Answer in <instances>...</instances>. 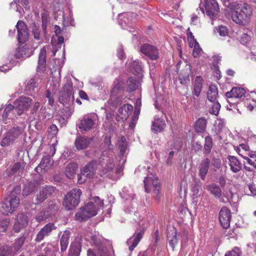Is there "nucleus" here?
Wrapping results in <instances>:
<instances>
[{"label":"nucleus","mask_w":256,"mask_h":256,"mask_svg":"<svg viewBox=\"0 0 256 256\" xmlns=\"http://www.w3.org/2000/svg\"><path fill=\"white\" fill-rule=\"evenodd\" d=\"M103 200H101L98 196H94L76 214L75 219L79 222L86 220L96 216L98 211L103 208Z\"/></svg>","instance_id":"obj_1"},{"label":"nucleus","mask_w":256,"mask_h":256,"mask_svg":"<svg viewBox=\"0 0 256 256\" xmlns=\"http://www.w3.org/2000/svg\"><path fill=\"white\" fill-rule=\"evenodd\" d=\"M252 13L250 6L248 3L234 4L232 8V20L240 25H244L250 18Z\"/></svg>","instance_id":"obj_2"},{"label":"nucleus","mask_w":256,"mask_h":256,"mask_svg":"<svg viewBox=\"0 0 256 256\" xmlns=\"http://www.w3.org/2000/svg\"><path fill=\"white\" fill-rule=\"evenodd\" d=\"M144 182L145 191L147 193H149L151 192L152 188L156 200L160 201V182L156 174L152 173L148 174V176L145 178Z\"/></svg>","instance_id":"obj_3"},{"label":"nucleus","mask_w":256,"mask_h":256,"mask_svg":"<svg viewBox=\"0 0 256 256\" xmlns=\"http://www.w3.org/2000/svg\"><path fill=\"white\" fill-rule=\"evenodd\" d=\"M82 194V192L80 189H72L66 195L63 202L64 206L68 210L76 208L80 202V196Z\"/></svg>","instance_id":"obj_4"},{"label":"nucleus","mask_w":256,"mask_h":256,"mask_svg":"<svg viewBox=\"0 0 256 256\" xmlns=\"http://www.w3.org/2000/svg\"><path fill=\"white\" fill-rule=\"evenodd\" d=\"M20 204V198L12 194L10 197L6 199L2 206V212L3 214L8 215L12 214Z\"/></svg>","instance_id":"obj_5"},{"label":"nucleus","mask_w":256,"mask_h":256,"mask_svg":"<svg viewBox=\"0 0 256 256\" xmlns=\"http://www.w3.org/2000/svg\"><path fill=\"white\" fill-rule=\"evenodd\" d=\"M88 256H115L113 248L111 246L106 247L101 244L94 249L88 250Z\"/></svg>","instance_id":"obj_6"},{"label":"nucleus","mask_w":256,"mask_h":256,"mask_svg":"<svg viewBox=\"0 0 256 256\" xmlns=\"http://www.w3.org/2000/svg\"><path fill=\"white\" fill-rule=\"evenodd\" d=\"M32 100L27 96H20L14 102L16 112L18 116L23 114L24 112L28 110L32 104Z\"/></svg>","instance_id":"obj_7"},{"label":"nucleus","mask_w":256,"mask_h":256,"mask_svg":"<svg viewBox=\"0 0 256 256\" xmlns=\"http://www.w3.org/2000/svg\"><path fill=\"white\" fill-rule=\"evenodd\" d=\"M18 31V40L20 43L24 44L29 38L28 29L26 23L19 20L16 25Z\"/></svg>","instance_id":"obj_8"},{"label":"nucleus","mask_w":256,"mask_h":256,"mask_svg":"<svg viewBox=\"0 0 256 256\" xmlns=\"http://www.w3.org/2000/svg\"><path fill=\"white\" fill-rule=\"evenodd\" d=\"M204 8L206 14L212 20L220 12V8L216 0H205Z\"/></svg>","instance_id":"obj_9"},{"label":"nucleus","mask_w":256,"mask_h":256,"mask_svg":"<svg viewBox=\"0 0 256 256\" xmlns=\"http://www.w3.org/2000/svg\"><path fill=\"white\" fill-rule=\"evenodd\" d=\"M73 86L72 82H66L63 86L60 92L58 100L60 103L64 104L68 102L70 100V96L72 94Z\"/></svg>","instance_id":"obj_10"},{"label":"nucleus","mask_w":256,"mask_h":256,"mask_svg":"<svg viewBox=\"0 0 256 256\" xmlns=\"http://www.w3.org/2000/svg\"><path fill=\"white\" fill-rule=\"evenodd\" d=\"M56 226L53 222H49L46 224L36 234L35 241L36 242H40L45 237L49 236L53 230H55Z\"/></svg>","instance_id":"obj_11"},{"label":"nucleus","mask_w":256,"mask_h":256,"mask_svg":"<svg viewBox=\"0 0 256 256\" xmlns=\"http://www.w3.org/2000/svg\"><path fill=\"white\" fill-rule=\"evenodd\" d=\"M231 218L230 210L226 206L222 207L219 212V220L224 228H229Z\"/></svg>","instance_id":"obj_12"},{"label":"nucleus","mask_w":256,"mask_h":256,"mask_svg":"<svg viewBox=\"0 0 256 256\" xmlns=\"http://www.w3.org/2000/svg\"><path fill=\"white\" fill-rule=\"evenodd\" d=\"M140 52L152 60H156L159 58L158 48L149 44H142L140 47Z\"/></svg>","instance_id":"obj_13"},{"label":"nucleus","mask_w":256,"mask_h":256,"mask_svg":"<svg viewBox=\"0 0 256 256\" xmlns=\"http://www.w3.org/2000/svg\"><path fill=\"white\" fill-rule=\"evenodd\" d=\"M54 187L47 186L43 187L40 191L39 194L36 196V202L40 204L44 201L46 198L50 196L54 192Z\"/></svg>","instance_id":"obj_14"},{"label":"nucleus","mask_w":256,"mask_h":256,"mask_svg":"<svg viewBox=\"0 0 256 256\" xmlns=\"http://www.w3.org/2000/svg\"><path fill=\"white\" fill-rule=\"evenodd\" d=\"M134 108L132 104H125L121 106L118 111L117 121L126 120L133 110Z\"/></svg>","instance_id":"obj_15"},{"label":"nucleus","mask_w":256,"mask_h":256,"mask_svg":"<svg viewBox=\"0 0 256 256\" xmlns=\"http://www.w3.org/2000/svg\"><path fill=\"white\" fill-rule=\"evenodd\" d=\"M46 50L45 46L43 47L40 50L38 55V64L36 70L39 72H44L46 68Z\"/></svg>","instance_id":"obj_16"},{"label":"nucleus","mask_w":256,"mask_h":256,"mask_svg":"<svg viewBox=\"0 0 256 256\" xmlns=\"http://www.w3.org/2000/svg\"><path fill=\"white\" fill-rule=\"evenodd\" d=\"M167 237L169 244L174 250L178 242V232L176 228L172 226L168 228Z\"/></svg>","instance_id":"obj_17"},{"label":"nucleus","mask_w":256,"mask_h":256,"mask_svg":"<svg viewBox=\"0 0 256 256\" xmlns=\"http://www.w3.org/2000/svg\"><path fill=\"white\" fill-rule=\"evenodd\" d=\"M246 91L244 88L240 87H234L230 91L227 92L225 96L227 98H240L244 97Z\"/></svg>","instance_id":"obj_18"},{"label":"nucleus","mask_w":256,"mask_h":256,"mask_svg":"<svg viewBox=\"0 0 256 256\" xmlns=\"http://www.w3.org/2000/svg\"><path fill=\"white\" fill-rule=\"evenodd\" d=\"M95 121L90 117L84 118L78 124V128L82 131H88L92 129Z\"/></svg>","instance_id":"obj_19"},{"label":"nucleus","mask_w":256,"mask_h":256,"mask_svg":"<svg viewBox=\"0 0 256 256\" xmlns=\"http://www.w3.org/2000/svg\"><path fill=\"white\" fill-rule=\"evenodd\" d=\"M166 126L164 120L160 118H154L152 122V130L156 133L162 132Z\"/></svg>","instance_id":"obj_20"},{"label":"nucleus","mask_w":256,"mask_h":256,"mask_svg":"<svg viewBox=\"0 0 256 256\" xmlns=\"http://www.w3.org/2000/svg\"><path fill=\"white\" fill-rule=\"evenodd\" d=\"M124 84L122 81L118 80L114 82V86L111 91L114 96H120L124 94Z\"/></svg>","instance_id":"obj_21"},{"label":"nucleus","mask_w":256,"mask_h":256,"mask_svg":"<svg viewBox=\"0 0 256 256\" xmlns=\"http://www.w3.org/2000/svg\"><path fill=\"white\" fill-rule=\"evenodd\" d=\"M70 232L68 230L64 232L60 238V246L61 252H66L69 243Z\"/></svg>","instance_id":"obj_22"},{"label":"nucleus","mask_w":256,"mask_h":256,"mask_svg":"<svg viewBox=\"0 0 256 256\" xmlns=\"http://www.w3.org/2000/svg\"><path fill=\"white\" fill-rule=\"evenodd\" d=\"M207 120L205 118H198L194 123V130L197 133L204 132L206 128Z\"/></svg>","instance_id":"obj_23"},{"label":"nucleus","mask_w":256,"mask_h":256,"mask_svg":"<svg viewBox=\"0 0 256 256\" xmlns=\"http://www.w3.org/2000/svg\"><path fill=\"white\" fill-rule=\"evenodd\" d=\"M143 232H140L136 234L134 238H130L127 241V244L129 246L128 249L132 251L136 246L142 238Z\"/></svg>","instance_id":"obj_24"},{"label":"nucleus","mask_w":256,"mask_h":256,"mask_svg":"<svg viewBox=\"0 0 256 256\" xmlns=\"http://www.w3.org/2000/svg\"><path fill=\"white\" fill-rule=\"evenodd\" d=\"M78 170V164L73 162L70 163L66 168L65 174L70 179L73 178Z\"/></svg>","instance_id":"obj_25"},{"label":"nucleus","mask_w":256,"mask_h":256,"mask_svg":"<svg viewBox=\"0 0 256 256\" xmlns=\"http://www.w3.org/2000/svg\"><path fill=\"white\" fill-rule=\"evenodd\" d=\"M31 54L29 48L26 45H24L18 47L16 56V58H26L30 57Z\"/></svg>","instance_id":"obj_26"},{"label":"nucleus","mask_w":256,"mask_h":256,"mask_svg":"<svg viewBox=\"0 0 256 256\" xmlns=\"http://www.w3.org/2000/svg\"><path fill=\"white\" fill-rule=\"evenodd\" d=\"M203 82L204 80L202 76H196L194 83L193 92L194 93V94L197 97H198L200 95L202 87Z\"/></svg>","instance_id":"obj_27"},{"label":"nucleus","mask_w":256,"mask_h":256,"mask_svg":"<svg viewBox=\"0 0 256 256\" xmlns=\"http://www.w3.org/2000/svg\"><path fill=\"white\" fill-rule=\"evenodd\" d=\"M89 144L90 142L88 139L82 136L78 137L74 142L76 148L78 150L86 148Z\"/></svg>","instance_id":"obj_28"},{"label":"nucleus","mask_w":256,"mask_h":256,"mask_svg":"<svg viewBox=\"0 0 256 256\" xmlns=\"http://www.w3.org/2000/svg\"><path fill=\"white\" fill-rule=\"evenodd\" d=\"M218 96V88L215 85L211 84L209 86L208 91L207 98L212 102H215Z\"/></svg>","instance_id":"obj_29"},{"label":"nucleus","mask_w":256,"mask_h":256,"mask_svg":"<svg viewBox=\"0 0 256 256\" xmlns=\"http://www.w3.org/2000/svg\"><path fill=\"white\" fill-rule=\"evenodd\" d=\"M126 91L130 92L135 90L138 86V82L134 77H130L126 81Z\"/></svg>","instance_id":"obj_30"},{"label":"nucleus","mask_w":256,"mask_h":256,"mask_svg":"<svg viewBox=\"0 0 256 256\" xmlns=\"http://www.w3.org/2000/svg\"><path fill=\"white\" fill-rule=\"evenodd\" d=\"M210 163L208 161L202 162L199 166V176L204 180L209 169Z\"/></svg>","instance_id":"obj_31"},{"label":"nucleus","mask_w":256,"mask_h":256,"mask_svg":"<svg viewBox=\"0 0 256 256\" xmlns=\"http://www.w3.org/2000/svg\"><path fill=\"white\" fill-rule=\"evenodd\" d=\"M80 252V248L78 244L72 243L69 249L68 256H79Z\"/></svg>","instance_id":"obj_32"},{"label":"nucleus","mask_w":256,"mask_h":256,"mask_svg":"<svg viewBox=\"0 0 256 256\" xmlns=\"http://www.w3.org/2000/svg\"><path fill=\"white\" fill-rule=\"evenodd\" d=\"M206 188L215 197L220 198L221 196L222 192L218 186L216 184H212L207 186Z\"/></svg>","instance_id":"obj_33"},{"label":"nucleus","mask_w":256,"mask_h":256,"mask_svg":"<svg viewBox=\"0 0 256 256\" xmlns=\"http://www.w3.org/2000/svg\"><path fill=\"white\" fill-rule=\"evenodd\" d=\"M127 142L126 138L122 136L118 141V148L120 149V154L121 156H124L127 150Z\"/></svg>","instance_id":"obj_34"},{"label":"nucleus","mask_w":256,"mask_h":256,"mask_svg":"<svg viewBox=\"0 0 256 256\" xmlns=\"http://www.w3.org/2000/svg\"><path fill=\"white\" fill-rule=\"evenodd\" d=\"M25 240L26 237L24 236H22L15 240L12 248L15 252L20 250L24 244Z\"/></svg>","instance_id":"obj_35"},{"label":"nucleus","mask_w":256,"mask_h":256,"mask_svg":"<svg viewBox=\"0 0 256 256\" xmlns=\"http://www.w3.org/2000/svg\"><path fill=\"white\" fill-rule=\"evenodd\" d=\"M21 134L20 128L19 127L14 128L10 130L6 134L14 142Z\"/></svg>","instance_id":"obj_36"},{"label":"nucleus","mask_w":256,"mask_h":256,"mask_svg":"<svg viewBox=\"0 0 256 256\" xmlns=\"http://www.w3.org/2000/svg\"><path fill=\"white\" fill-rule=\"evenodd\" d=\"M14 252L12 247L6 245L1 248L0 256H13Z\"/></svg>","instance_id":"obj_37"},{"label":"nucleus","mask_w":256,"mask_h":256,"mask_svg":"<svg viewBox=\"0 0 256 256\" xmlns=\"http://www.w3.org/2000/svg\"><path fill=\"white\" fill-rule=\"evenodd\" d=\"M54 19L58 22V24L65 23V15L62 10H58L54 12Z\"/></svg>","instance_id":"obj_38"},{"label":"nucleus","mask_w":256,"mask_h":256,"mask_svg":"<svg viewBox=\"0 0 256 256\" xmlns=\"http://www.w3.org/2000/svg\"><path fill=\"white\" fill-rule=\"evenodd\" d=\"M16 222L20 224H21V226H26L28 222L27 216L24 213L18 214Z\"/></svg>","instance_id":"obj_39"},{"label":"nucleus","mask_w":256,"mask_h":256,"mask_svg":"<svg viewBox=\"0 0 256 256\" xmlns=\"http://www.w3.org/2000/svg\"><path fill=\"white\" fill-rule=\"evenodd\" d=\"M54 161H40L38 166L36 168L35 170L38 172V169L40 168L44 171L47 170L53 164Z\"/></svg>","instance_id":"obj_40"},{"label":"nucleus","mask_w":256,"mask_h":256,"mask_svg":"<svg viewBox=\"0 0 256 256\" xmlns=\"http://www.w3.org/2000/svg\"><path fill=\"white\" fill-rule=\"evenodd\" d=\"M93 164L92 162H90L81 170V174L83 176L86 175L87 176L90 177L91 176V174L93 172Z\"/></svg>","instance_id":"obj_41"},{"label":"nucleus","mask_w":256,"mask_h":256,"mask_svg":"<svg viewBox=\"0 0 256 256\" xmlns=\"http://www.w3.org/2000/svg\"><path fill=\"white\" fill-rule=\"evenodd\" d=\"M212 138L208 136L204 139V149L206 154H209L212 147Z\"/></svg>","instance_id":"obj_42"},{"label":"nucleus","mask_w":256,"mask_h":256,"mask_svg":"<svg viewBox=\"0 0 256 256\" xmlns=\"http://www.w3.org/2000/svg\"><path fill=\"white\" fill-rule=\"evenodd\" d=\"M60 204L56 202L51 201L48 203L47 210L50 212L51 214H54V212L59 209Z\"/></svg>","instance_id":"obj_43"},{"label":"nucleus","mask_w":256,"mask_h":256,"mask_svg":"<svg viewBox=\"0 0 256 256\" xmlns=\"http://www.w3.org/2000/svg\"><path fill=\"white\" fill-rule=\"evenodd\" d=\"M58 128L54 124H52L48 128L47 133L48 136L52 138L55 137L58 134Z\"/></svg>","instance_id":"obj_44"},{"label":"nucleus","mask_w":256,"mask_h":256,"mask_svg":"<svg viewBox=\"0 0 256 256\" xmlns=\"http://www.w3.org/2000/svg\"><path fill=\"white\" fill-rule=\"evenodd\" d=\"M134 70V74H136L140 73L142 71V68L141 66V62L138 60L134 61L132 62L131 65V70Z\"/></svg>","instance_id":"obj_45"},{"label":"nucleus","mask_w":256,"mask_h":256,"mask_svg":"<svg viewBox=\"0 0 256 256\" xmlns=\"http://www.w3.org/2000/svg\"><path fill=\"white\" fill-rule=\"evenodd\" d=\"M229 164L230 166L231 170L234 172L240 171L241 170L242 165L240 161H230Z\"/></svg>","instance_id":"obj_46"},{"label":"nucleus","mask_w":256,"mask_h":256,"mask_svg":"<svg viewBox=\"0 0 256 256\" xmlns=\"http://www.w3.org/2000/svg\"><path fill=\"white\" fill-rule=\"evenodd\" d=\"M34 189V186L32 182L28 184V186H25L23 189L22 194L24 196H27L32 193Z\"/></svg>","instance_id":"obj_47"},{"label":"nucleus","mask_w":256,"mask_h":256,"mask_svg":"<svg viewBox=\"0 0 256 256\" xmlns=\"http://www.w3.org/2000/svg\"><path fill=\"white\" fill-rule=\"evenodd\" d=\"M200 186L195 184L192 188V196L194 200L198 198L200 196Z\"/></svg>","instance_id":"obj_48"},{"label":"nucleus","mask_w":256,"mask_h":256,"mask_svg":"<svg viewBox=\"0 0 256 256\" xmlns=\"http://www.w3.org/2000/svg\"><path fill=\"white\" fill-rule=\"evenodd\" d=\"M187 38L190 46H193L194 43L198 44V42H196V40L194 39V37L190 31V28L188 29L187 31Z\"/></svg>","instance_id":"obj_49"},{"label":"nucleus","mask_w":256,"mask_h":256,"mask_svg":"<svg viewBox=\"0 0 256 256\" xmlns=\"http://www.w3.org/2000/svg\"><path fill=\"white\" fill-rule=\"evenodd\" d=\"M26 163L22 161V162H18L13 166L12 171V173H14L18 170H22L25 166Z\"/></svg>","instance_id":"obj_50"},{"label":"nucleus","mask_w":256,"mask_h":256,"mask_svg":"<svg viewBox=\"0 0 256 256\" xmlns=\"http://www.w3.org/2000/svg\"><path fill=\"white\" fill-rule=\"evenodd\" d=\"M54 93L50 90H47L46 92L45 96L48 98V104L51 106L54 104Z\"/></svg>","instance_id":"obj_51"},{"label":"nucleus","mask_w":256,"mask_h":256,"mask_svg":"<svg viewBox=\"0 0 256 256\" xmlns=\"http://www.w3.org/2000/svg\"><path fill=\"white\" fill-rule=\"evenodd\" d=\"M62 28H60V27L58 25H55L54 27V32L56 36L59 35H62L64 32V30H66V26L65 23H62Z\"/></svg>","instance_id":"obj_52"},{"label":"nucleus","mask_w":256,"mask_h":256,"mask_svg":"<svg viewBox=\"0 0 256 256\" xmlns=\"http://www.w3.org/2000/svg\"><path fill=\"white\" fill-rule=\"evenodd\" d=\"M28 152L24 150H20L17 154V160H26L28 158Z\"/></svg>","instance_id":"obj_53"},{"label":"nucleus","mask_w":256,"mask_h":256,"mask_svg":"<svg viewBox=\"0 0 256 256\" xmlns=\"http://www.w3.org/2000/svg\"><path fill=\"white\" fill-rule=\"evenodd\" d=\"M14 142L10 139L9 136H8L6 134V136L2 138L1 141L0 145L2 146L5 147L10 144H12Z\"/></svg>","instance_id":"obj_54"},{"label":"nucleus","mask_w":256,"mask_h":256,"mask_svg":"<svg viewBox=\"0 0 256 256\" xmlns=\"http://www.w3.org/2000/svg\"><path fill=\"white\" fill-rule=\"evenodd\" d=\"M40 28L34 24L32 28V34L35 40H40Z\"/></svg>","instance_id":"obj_55"},{"label":"nucleus","mask_w":256,"mask_h":256,"mask_svg":"<svg viewBox=\"0 0 256 256\" xmlns=\"http://www.w3.org/2000/svg\"><path fill=\"white\" fill-rule=\"evenodd\" d=\"M223 126H224V125L222 123H220V122H219L218 124L216 123L214 125V128L212 130V132H213L214 134V135L219 134L222 130Z\"/></svg>","instance_id":"obj_56"},{"label":"nucleus","mask_w":256,"mask_h":256,"mask_svg":"<svg viewBox=\"0 0 256 256\" xmlns=\"http://www.w3.org/2000/svg\"><path fill=\"white\" fill-rule=\"evenodd\" d=\"M223 126H224V125L222 123H220V122H219L218 124L216 123L214 125V128L212 130V132H213L214 134V135L219 134L222 130Z\"/></svg>","instance_id":"obj_57"},{"label":"nucleus","mask_w":256,"mask_h":256,"mask_svg":"<svg viewBox=\"0 0 256 256\" xmlns=\"http://www.w3.org/2000/svg\"><path fill=\"white\" fill-rule=\"evenodd\" d=\"M217 31L222 36H226L228 35V31L225 26H220L217 28Z\"/></svg>","instance_id":"obj_58"},{"label":"nucleus","mask_w":256,"mask_h":256,"mask_svg":"<svg viewBox=\"0 0 256 256\" xmlns=\"http://www.w3.org/2000/svg\"><path fill=\"white\" fill-rule=\"evenodd\" d=\"M213 102L214 104L212 107L211 113L217 115L219 112L220 108V104L218 102L217 100Z\"/></svg>","instance_id":"obj_59"},{"label":"nucleus","mask_w":256,"mask_h":256,"mask_svg":"<svg viewBox=\"0 0 256 256\" xmlns=\"http://www.w3.org/2000/svg\"><path fill=\"white\" fill-rule=\"evenodd\" d=\"M36 80L35 78H32L27 84L26 88L28 90H34V88L36 86Z\"/></svg>","instance_id":"obj_60"},{"label":"nucleus","mask_w":256,"mask_h":256,"mask_svg":"<svg viewBox=\"0 0 256 256\" xmlns=\"http://www.w3.org/2000/svg\"><path fill=\"white\" fill-rule=\"evenodd\" d=\"M240 249L236 247L232 251L226 253L225 256H240Z\"/></svg>","instance_id":"obj_61"},{"label":"nucleus","mask_w":256,"mask_h":256,"mask_svg":"<svg viewBox=\"0 0 256 256\" xmlns=\"http://www.w3.org/2000/svg\"><path fill=\"white\" fill-rule=\"evenodd\" d=\"M54 250V247L52 244H46V246L44 247V251L48 256H52V252Z\"/></svg>","instance_id":"obj_62"},{"label":"nucleus","mask_w":256,"mask_h":256,"mask_svg":"<svg viewBox=\"0 0 256 256\" xmlns=\"http://www.w3.org/2000/svg\"><path fill=\"white\" fill-rule=\"evenodd\" d=\"M8 222L4 220H0V234L2 232H5L8 226Z\"/></svg>","instance_id":"obj_63"},{"label":"nucleus","mask_w":256,"mask_h":256,"mask_svg":"<svg viewBox=\"0 0 256 256\" xmlns=\"http://www.w3.org/2000/svg\"><path fill=\"white\" fill-rule=\"evenodd\" d=\"M104 146L109 149H112V144L111 142V136L110 135H106L104 138Z\"/></svg>","instance_id":"obj_64"}]
</instances>
